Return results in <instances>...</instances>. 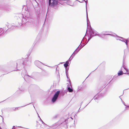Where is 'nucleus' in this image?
I'll use <instances>...</instances> for the list:
<instances>
[{
  "label": "nucleus",
  "instance_id": "35",
  "mask_svg": "<svg viewBox=\"0 0 129 129\" xmlns=\"http://www.w3.org/2000/svg\"><path fill=\"white\" fill-rule=\"evenodd\" d=\"M125 106V105L124 104Z\"/></svg>",
  "mask_w": 129,
  "mask_h": 129
},
{
  "label": "nucleus",
  "instance_id": "27",
  "mask_svg": "<svg viewBox=\"0 0 129 129\" xmlns=\"http://www.w3.org/2000/svg\"><path fill=\"white\" fill-rule=\"evenodd\" d=\"M65 69L66 70V71H68V70L69 69V68H68L67 67L66 68H65Z\"/></svg>",
  "mask_w": 129,
  "mask_h": 129
},
{
  "label": "nucleus",
  "instance_id": "34",
  "mask_svg": "<svg viewBox=\"0 0 129 129\" xmlns=\"http://www.w3.org/2000/svg\"><path fill=\"white\" fill-rule=\"evenodd\" d=\"M28 104H27V105H26V106L28 105Z\"/></svg>",
  "mask_w": 129,
  "mask_h": 129
},
{
  "label": "nucleus",
  "instance_id": "24",
  "mask_svg": "<svg viewBox=\"0 0 129 129\" xmlns=\"http://www.w3.org/2000/svg\"><path fill=\"white\" fill-rule=\"evenodd\" d=\"M19 90L21 91H23L24 90V89L23 88H22L21 87L19 88Z\"/></svg>",
  "mask_w": 129,
  "mask_h": 129
},
{
  "label": "nucleus",
  "instance_id": "23",
  "mask_svg": "<svg viewBox=\"0 0 129 129\" xmlns=\"http://www.w3.org/2000/svg\"><path fill=\"white\" fill-rule=\"evenodd\" d=\"M67 0H61V1H60V3L61 4H62V5H63V4L62 3V2L63 1H67Z\"/></svg>",
  "mask_w": 129,
  "mask_h": 129
},
{
  "label": "nucleus",
  "instance_id": "32",
  "mask_svg": "<svg viewBox=\"0 0 129 129\" xmlns=\"http://www.w3.org/2000/svg\"><path fill=\"white\" fill-rule=\"evenodd\" d=\"M71 118L72 119H73L71 117Z\"/></svg>",
  "mask_w": 129,
  "mask_h": 129
},
{
  "label": "nucleus",
  "instance_id": "7",
  "mask_svg": "<svg viewBox=\"0 0 129 129\" xmlns=\"http://www.w3.org/2000/svg\"><path fill=\"white\" fill-rule=\"evenodd\" d=\"M39 117L40 118L41 121L42 122V124L41 125H40V124H38L37 125V128L38 129H44L45 128V127L47 126V125L41 119L39 116Z\"/></svg>",
  "mask_w": 129,
  "mask_h": 129
},
{
  "label": "nucleus",
  "instance_id": "33",
  "mask_svg": "<svg viewBox=\"0 0 129 129\" xmlns=\"http://www.w3.org/2000/svg\"><path fill=\"white\" fill-rule=\"evenodd\" d=\"M125 53V51H124V53Z\"/></svg>",
  "mask_w": 129,
  "mask_h": 129
},
{
  "label": "nucleus",
  "instance_id": "6",
  "mask_svg": "<svg viewBox=\"0 0 129 129\" xmlns=\"http://www.w3.org/2000/svg\"><path fill=\"white\" fill-rule=\"evenodd\" d=\"M60 92V91H58L55 93L52 99V103H54L56 101L59 94Z\"/></svg>",
  "mask_w": 129,
  "mask_h": 129
},
{
  "label": "nucleus",
  "instance_id": "1",
  "mask_svg": "<svg viewBox=\"0 0 129 129\" xmlns=\"http://www.w3.org/2000/svg\"><path fill=\"white\" fill-rule=\"evenodd\" d=\"M26 12L27 13V14L28 12H26L25 13V14L26 13ZM19 17L21 18L20 19H21L22 22L21 23L20 22L19 23V25H17V26L16 25V26H21L23 24H25L31 22V19L29 18V14H27V15H26V14H25L24 15L25 17L23 16L22 14H20L19 15Z\"/></svg>",
  "mask_w": 129,
  "mask_h": 129
},
{
  "label": "nucleus",
  "instance_id": "25",
  "mask_svg": "<svg viewBox=\"0 0 129 129\" xmlns=\"http://www.w3.org/2000/svg\"><path fill=\"white\" fill-rule=\"evenodd\" d=\"M58 125L57 124H55L54 125L53 127H54V128H56L58 126Z\"/></svg>",
  "mask_w": 129,
  "mask_h": 129
},
{
  "label": "nucleus",
  "instance_id": "28",
  "mask_svg": "<svg viewBox=\"0 0 129 129\" xmlns=\"http://www.w3.org/2000/svg\"><path fill=\"white\" fill-rule=\"evenodd\" d=\"M12 129H15V126H13V127Z\"/></svg>",
  "mask_w": 129,
  "mask_h": 129
},
{
  "label": "nucleus",
  "instance_id": "5",
  "mask_svg": "<svg viewBox=\"0 0 129 129\" xmlns=\"http://www.w3.org/2000/svg\"><path fill=\"white\" fill-rule=\"evenodd\" d=\"M24 72L26 73V71L24 70L21 73V75L24 78V79L26 81H28L31 79V78H33V77L31 76H29V75L27 74L24 75Z\"/></svg>",
  "mask_w": 129,
  "mask_h": 129
},
{
  "label": "nucleus",
  "instance_id": "15",
  "mask_svg": "<svg viewBox=\"0 0 129 129\" xmlns=\"http://www.w3.org/2000/svg\"><path fill=\"white\" fill-rule=\"evenodd\" d=\"M70 87H72V86L71 85H69V86H68V90L69 92H72L73 91V90L72 89L70 88Z\"/></svg>",
  "mask_w": 129,
  "mask_h": 129
},
{
  "label": "nucleus",
  "instance_id": "17",
  "mask_svg": "<svg viewBox=\"0 0 129 129\" xmlns=\"http://www.w3.org/2000/svg\"><path fill=\"white\" fill-rule=\"evenodd\" d=\"M5 30V28H0V36H1V35L3 33Z\"/></svg>",
  "mask_w": 129,
  "mask_h": 129
},
{
  "label": "nucleus",
  "instance_id": "22",
  "mask_svg": "<svg viewBox=\"0 0 129 129\" xmlns=\"http://www.w3.org/2000/svg\"><path fill=\"white\" fill-rule=\"evenodd\" d=\"M7 25L8 27L9 28H10L12 27L11 25L10 24H8L7 25Z\"/></svg>",
  "mask_w": 129,
  "mask_h": 129
},
{
  "label": "nucleus",
  "instance_id": "10",
  "mask_svg": "<svg viewBox=\"0 0 129 129\" xmlns=\"http://www.w3.org/2000/svg\"><path fill=\"white\" fill-rule=\"evenodd\" d=\"M23 61L21 59H19L17 60V67H20L24 64Z\"/></svg>",
  "mask_w": 129,
  "mask_h": 129
},
{
  "label": "nucleus",
  "instance_id": "30",
  "mask_svg": "<svg viewBox=\"0 0 129 129\" xmlns=\"http://www.w3.org/2000/svg\"><path fill=\"white\" fill-rule=\"evenodd\" d=\"M66 76H67V78L68 79V75H66Z\"/></svg>",
  "mask_w": 129,
  "mask_h": 129
},
{
  "label": "nucleus",
  "instance_id": "16",
  "mask_svg": "<svg viewBox=\"0 0 129 129\" xmlns=\"http://www.w3.org/2000/svg\"><path fill=\"white\" fill-rule=\"evenodd\" d=\"M66 3L68 5H69L70 6H73V4L72 5L71 4V2L70 1L67 0L66 1Z\"/></svg>",
  "mask_w": 129,
  "mask_h": 129
},
{
  "label": "nucleus",
  "instance_id": "4",
  "mask_svg": "<svg viewBox=\"0 0 129 129\" xmlns=\"http://www.w3.org/2000/svg\"><path fill=\"white\" fill-rule=\"evenodd\" d=\"M68 120L67 119H65L62 118H61L58 122V123L61 126H67L68 124Z\"/></svg>",
  "mask_w": 129,
  "mask_h": 129
},
{
  "label": "nucleus",
  "instance_id": "21",
  "mask_svg": "<svg viewBox=\"0 0 129 129\" xmlns=\"http://www.w3.org/2000/svg\"><path fill=\"white\" fill-rule=\"evenodd\" d=\"M58 115H56L53 117V118L54 119H56L58 117Z\"/></svg>",
  "mask_w": 129,
  "mask_h": 129
},
{
  "label": "nucleus",
  "instance_id": "2",
  "mask_svg": "<svg viewBox=\"0 0 129 129\" xmlns=\"http://www.w3.org/2000/svg\"><path fill=\"white\" fill-rule=\"evenodd\" d=\"M97 33V32L96 31H94L91 28V30H90L89 33L90 36L88 39L87 43H88L90 40L92 38V37L93 36H95L97 35L100 37H102V35L99 34Z\"/></svg>",
  "mask_w": 129,
  "mask_h": 129
},
{
  "label": "nucleus",
  "instance_id": "8",
  "mask_svg": "<svg viewBox=\"0 0 129 129\" xmlns=\"http://www.w3.org/2000/svg\"><path fill=\"white\" fill-rule=\"evenodd\" d=\"M84 46V45L82 46V45H81L80 46L79 45L78 47L72 54V55H73L72 57V58L71 59V60H72L74 57L75 56V55Z\"/></svg>",
  "mask_w": 129,
  "mask_h": 129
},
{
  "label": "nucleus",
  "instance_id": "12",
  "mask_svg": "<svg viewBox=\"0 0 129 129\" xmlns=\"http://www.w3.org/2000/svg\"><path fill=\"white\" fill-rule=\"evenodd\" d=\"M87 0H83V1H85L86 3V17H87V27H88V25H89V20L88 19V14L87 12V3L86 2V1H87Z\"/></svg>",
  "mask_w": 129,
  "mask_h": 129
},
{
  "label": "nucleus",
  "instance_id": "3",
  "mask_svg": "<svg viewBox=\"0 0 129 129\" xmlns=\"http://www.w3.org/2000/svg\"><path fill=\"white\" fill-rule=\"evenodd\" d=\"M58 0H49V6L55 8L58 5Z\"/></svg>",
  "mask_w": 129,
  "mask_h": 129
},
{
  "label": "nucleus",
  "instance_id": "13",
  "mask_svg": "<svg viewBox=\"0 0 129 129\" xmlns=\"http://www.w3.org/2000/svg\"><path fill=\"white\" fill-rule=\"evenodd\" d=\"M72 55L68 60L66 62V63L64 64V66L65 68H66L68 66L69 64V61L71 60V59L72 58V57L71 58V57Z\"/></svg>",
  "mask_w": 129,
  "mask_h": 129
},
{
  "label": "nucleus",
  "instance_id": "11",
  "mask_svg": "<svg viewBox=\"0 0 129 129\" xmlns=\"http://www.w3.org/2000/svg\"><path fill=\"white\" fill-rule=\"evenodd\" d=\"M101 35H102V38H103V35H111L112 36L115 37V36H116V34H112V33L111 34V32H106V33L105 34H103Z\"/></svg>",
  "mask_w": 129,
  "mask_h": 129
},
{
  "label": "nucleus",
  "instance_id": "20",
  "mask_svg": "<svg viewBox=\"0 0 129 129\" xmlns=\"http://www.w3.org/2000/svg\"><path fill=\"white\" fill-rule=\"evenodd\" d=\"M116 36H115V37L116 38V39L117 40H119L121 41V39H120V37H118V36H117L116 35Z\"/></svg>",
  "mask_w": 129,
  "mask_h": 129
},
{
  "label": "nucleus",
  "instance_id": "9",
  "mask_svg": "<svg viewBox=\"0 0 129 129\" xmlns=\"http://www.w3.org/2000/svg\"><path fill=\"white\" fill-rule=\"evenodd\" d=\"M34 64L36 66L39 68L41 67L42 64L44 65L42 62L38 60H36L35 61Z\"/></svg>",
  "mask_w": 129,
  "mask_h": 129
},
{
  "label": "nucleus",
  "instance_id": "19",
  "mask_svg": "<svg viewBox=\"0 0 129 129\" xmlns=\"http://www.w3.org/2000/svg\"><path fill=\"white\" fill-rule=\"evenodd\" d=\"M123 73L122 71H120L118 73V76H119L122 75Z\"/></svg>",
  "mask_w": 129,
  "mask_h": 129
},
{
  "label": "nucleus",
  "instance_id": "18",
  "mask_svg": "<svg viewBox=\"0 0 129 129\" xmlns=\"http://www.w3.org/2000/svg\"><path fill=\"white\" fill-rule=\"evenodd\" d=\"M123 67L124 69L126 70V72L127 73L126 74L129 75V73H128L129 72L128 69L126 68L124 65H123Z\"/></svg>",
  "mask_w": 129,
  "mask_h": 129
},
{
  "label": "nucleus",
  "instance_id": "14",
  "mask_svg": "<svg viewBox=\"0 0 129 129\" xmlns=\"http://www.w3.org/2000/svg\"><path fill=\"white\" fill-rule=\"evenodd\" d=\"M120 38L121 39V41L124 42L125 43L127 47H128L127 40L124 39V38L122 37H120Z\"/></svg>",
  "mask_w": 129,
  "mask_h": 129
},
{
  "label": "nucleus",
  "instance_id": "31",
  "mask_svg": "<svg viewBox=\"0 0 129 129\" xmlns=\"http://www.w3.org/2000/svg\"><path fill=\"white\" fill-rule=\"evenodd\" d=\"M120 96H120L119 97V98H120V99H121V100L122 101V99H121V98H120Z\"/></svg>",
  "mask_w": 129,
  "mask_h": 129
},
{
  "label": "nucleus",
  "instance_id": "26",
  "mask_svg": "<svg viewBox=\"0 0 129 129\" xmlns=\"http://www.w3.org/2000/svg\"><path fill=\"white\" fill-rule=\"evenodd\" d=\"M96 96H96H94V100H95L96 99H98V98H97V97H96V98H95V97Z\"/></svg>",
  "mask_w": 129,
  "mask_h": 129
},
{
  "label": "nucleus",
  "instance_id": "29",
  "mask_svg": "<svg viewBox=\"0 0 129 129\" xmlns=\"http://www.w3.org/2000/svg\"><path fill=\"white\" fill-rule=\"evenodd\" d=\"M66 75H68V71H66Z\"/></svg>",
  "mask_w": 129,
  "mask_h": 129
}]
</instances>
